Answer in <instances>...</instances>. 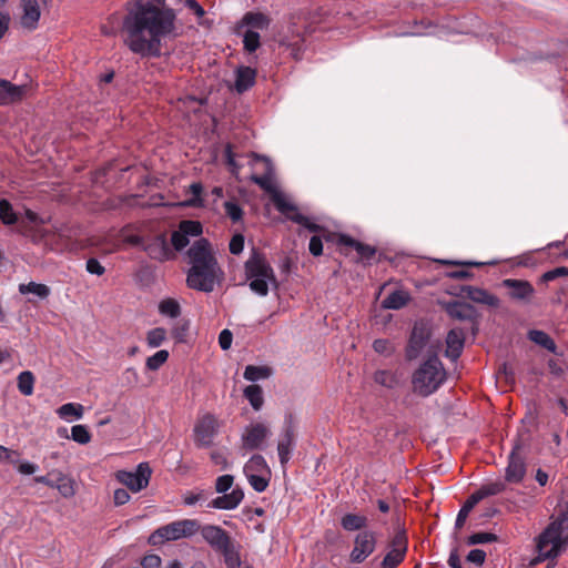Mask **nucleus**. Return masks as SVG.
<instances>
[{
	"instance_id": "1",
	"label": "nucleus",
	"mask_w": 568,
	"mask_h": 568,
	"mask_svg": "<svg viewBox=\"0 0 568 568\" xmlns=\"http://www.w3.org/2000/svg\"><path fill=\"white\" fill-rule=\"evenodd\" d=\"M129 49L141 57H160L161 42L175 31V13L151 2L140 3L123 20Z\"/></svg>"
},
{
	"instance_id": "2",
	"label": "nucleus",
	"mask_w": 568,
	"mask_h": 568,
	"mask_svg": "<svg viewBox=\"0 0 568 568\" xmlns=\"http://www.w3.org/2000/svg\"><path fill=\"white\" fill-rule=\"evenodd\" d=\"M187 258L191 265L186 276L187 286L200 292H212L221 268L210 242L203 237L195 241L187 251Z\"/></svg>"
},
{
	"instance_id": "3",
	"label": "nucleus",
	"mask_w": 568,
	"mask_h": 568,
	"mask_svg": "<svg viewBox=\"0 0 568 568\" xmlns=\"http://www.w3.org/2000/svg\"><path fill=\"white\" fill-rule=\"evenodd\" d=\"M244 272L250 290L258 296H266L271 286H278L273 267L265 255L255 248L244 264Z\"/></svg>"
},
{
	"instance_id": "4",
	"label": "nucleus",
	"mask_w": 568,
	"mask_h": 568,
	"mask_svg": "<svg viewBox=\"0 0 568 568\" xmlns=\"http://www.w3.org/2000/svg\"><path fill=\"white\" fill-rule=\"evenodd\" d=\"M568 541V503L560 510L556 520L539 535L537 550L539 558H555Z\"/></svg>"
},
{
	"instance_id": "5",
	"label": "nucleus",
	"mask_w": 568,
	"mask_h": 568,
	"mask_svg": "<svg viewBox=\"0 0 568 568\" xmlns=\"http://www.w3.org/2000/svg\"><path fill=\"white\" fill-rule=\"evenodd\" d=\"M445 381L446 371L436 355L425 359L412 376L414 392L424 397L435 393Z\"/></svg>"
},
{
	"instance_id": "6",
	"label": "nucleus",
	"mask_w": 568,
	"mask_h": 568,
	"mask_svg": "<svg viewBox=\"0 0 568 568\" xmlns=\"http://www.w3.org/2000/svg\"><path fill=\"white\" fill-rule=\"evenodd\" d=\"M200 523L196 519H180L156 528L148 538V544L154 547L168 541L190 538L199 532Z\"/></svg>"
},
{
	"instance_id": "7",
	"label": "nucleus",
	"mask_w": 568,
	"mask_h": 568,
	"mask_svg": "<svg viewBox=\"0 0 568 568\" xmlns=\"http://www.w3.org/2000/svg\"><path fill=\"white\" fill-rule=\"evenodd\" d=\"M233 483L234 476L232 475L219 476L214 487L215 491L222 495L209 501L206 507L221 510H233L237 508L244 499V491L241 487L236 486L227 493L232 488Z\"/></svg>"
},
{
	"instance_id": "8",
	"label": "nucleus",
	"mask_w": 568,
	"mask_h": 568,
	"mask_svg": "<svg viewBox=\"0 0 568 568\" xmlns=\"http://www.w3.org/2000/svg\"><path fill=\"white\" fill-rule=\"evenodd\" d=\"M244 475L251 487L257 491H264L270 483L271 470L262 455H253L244 465Z\"/></svg>"
},
{
	"instance_id": "9",
	"label": "nucleus",
	"mask_w": 568,
	"mask_h": 568,
	"mask_svg": "<svg viewBox=\"0 0 568 568\" xmlns=\"http://www.w3.org/2000/svg\"><path fill=\"white\" fill-rule=\"evenodd\" d=\"M271 199L276 210L284 214L288 220L302 225L311 232H317L320 230V226L313 223L307 216L300 213L297 207L290 202L286 195L281 191L274 192Z\"/></svg>"
},
{
	"instance_id": "10",
	"label": "nucleus",
	"mask_w": 568,
	"mask_h": 568,
	"mask_svg": "<svg viewBox=\"0 0 568 568\" xmlns=\"http://www.w3.org/2000/svg\"><path fill=\"white\" fill-rule=\"evenodd\" d=\"M132 243L141 245L143 251L152 260L163 262L174 257V253L171 250L164 234H159L149 239L148 241H143L141 237L135 236L132 239Z\"/></svg>"
},
{
	"instance_id": "11",
	"label": "nucleus",
	"mask_w": 568,
	"mask_h": 568,
	"mask_svg": "<svg viewBox=\"0 0 568 568\" xmlns=\"http://www.w3.org/2000/svg\"><path fill=\"white\" fill-rule=\"evenodd\" d=\"M221 423L212 414H205L197 419L194 426V442L199 447H209L217 435Z\"/></svg>"
},
{
	"instance_id": "12",
	"label": "nucleus",
	"mask_w": 568,
	"mask_h": 568,
	"mask_svg": "<svg viewBox=\"0 0 568 568\" xmlns=\"http://www.w3.org/2000/svg\"><path fill=\"white\" fill-rule=\"evenodd\" d=\"M151 473L149 464L141 463L135 471L119 470L115 478L132 491L138 493L149 485Z\"/></svg>"
},
{
	"instance_id": "13",
	"label": "nucleus",
	"mask_w": 568,
	"mask_h": 568,
	"mask_svg": "<svg viewBox=\"0 0 568 568\" xmlns=\"http://www.w3.org/2000/svg\"><path fill=\"white\" fill-rule=\"evenodd\" d=\"M407 536L404 530H398L388 545V551L385 555L381 567L396 568L405 558L407 551Z\"/></svg>"
},
{
	"instance_id": "14",
	"label": "nucleus",
	"mask_w": 568,
	"mask_h": 568,
	"mask_svg": "<svg viewBox=\"0 0 568 568\" xmlns=\"http://www.w3.org/2000/svg\"><path fill=\"white\" fill-rule=\"evenodd\" d=\"M251 164L252 165H262L263 173L261 175L253 174L251 180L257 184L261 189L267 192L271 196H273L274 192H278L275 183H274V169L272 162L265 158L257 154L251 155Z\"/></svg>"
},
{
	"instance_id": "15",
	"label": "nucleus",
	"mask_w": 568,
	"mask_h": 568,
	"mask_svg": "<svg viewBox=\"0 0 568 568\" xmlns=\"http://www.w3.org/2000/svg\"><path fill=\"white\" fill-rule=\"evenodd\" d=\"M271 434L272 433L267 424L251 423L242 433V446L247 450L260 449Z\"/></svg>"
},
{
	"instance_id": "16",
	"label": "nucleus",
	"mask_w": 568,
	"mask_h": 568,
	"mask_svg": "<svg viewBox=\"0 0 568 568\" xmlns=\"http://www.w3.org/2000/svg\"><path fill=\"white\" fill-rule=\"evenodd\" d=\"M376 548V537L371 530L358 532L354 539V547L349 554V559L354 564L365 561Z\"/></svg>"
},
{
	"instance_id": "17",
	"label": "nucleus",
	"mask_w": 568,
	"mask_h": 568,
	"mask_svg": "<svg viewBox=\"0 0 568 568\" xmlns=\"http://www.w3.org/2000/svg\"><path fill=\"white\" fill-rule=\"evenodd\" d=\"M202 234V224L199 221L185 220L179 224V229L171 235V243L174 250L181 251L190 243V236Z\"/></svg>"
},
{
	"instance_id": "18",
	"label": "nucleus",
	"mask_w": 568,
	"mask_h": 568,
	"mask_svg": "<svg viewBox=\"0 0 568 568\" xmlns=\"http://www.w3.org/2000/svg\"><path fill=\"white\" fill-rule=\"evenodd\" d=\"M501 285L509 290V297L517 302L529 303L535 295L534 286L525 280L505 278Z\"/></svg>"
},
{
	"instance_id": "19",
	"label": "nucleus",
	"mask_w": 568,
	"mask_h": 568,
	"mask_svg": "<svg viewBox=\"0 0 568 568\" xmlns=\"http://www.w3.org/2000/svg\"><path fill=\"white\" fill-rule=\"evenodd\" d=\"M47 0H21L22 14L20 23L22 28L28 30H36L41 17V6L45 4Z\"/></svg>"
},
{
	"instance_id": "20",
	"label": "nucleus",
	"mask_w": 568,
	"mask_h": 568,
	"mask_svg": "<svg viewBox=\"0 0 568 568\" xmlns=\"http://www.w3.org/2000/svg\"><path fill=\"white\" fill-rule=\"evenodd\" d=\"M199 531L203 539L216 550H227L231 541L227 532L219 526L205 525L201 526Z\"/></svg>"
},
{
	"instance_id": "21",
	"label": "nucleus",
	"mask_w": 568,
	"mask_h": 568,
	"mask_svg": "<svg viewBox=\"0 0 568 568\" xmlns=\"http://www.w3.org/2000/svg\"><path fill=\"white\" fill-rule=\"evenodd\" d=\"M526 474V464L524 457L519 453V446L516 445L508 458V465L506 467L505 479L508 483L518 484L520 483Z\"/></svg>"
},
{
	"instance_id": "22",
	"label": "nucleus",
	"mask_w": 568,
	"mask_h": 568,
	"mask_svg": "<svg viewBox=\"0 0 568 568\" xmlns=\"http://www.w3.org/2000/svg\"><path fill=\"white\" fill-rule=\"evenodd\" d=\"M429 337V332L423 324H415L410 334L409 343L406 349L408 359H415L419 356L426 346Z\"/></svg>"
},
{
	"instance_id": "23",
	"label": "nucleus",
	"mask_w": 568,
	"mask_h": 568,
	"mask_svg": "<svg viewBox=\"0 0 568 568\" xmlns=\"http://www.w3.org/2000/svg\"><path fill=\"white\" fill-rule=\"evenodd\" d=\"M27 85H16L8 80L0 79V105H7L22 100Z\"/></svg>"
},
{
	"instance_id": "24",
	"label": "nucleus",
	"mask_w": 568,
	"mask_h": 568,
	"mask_svg": "<svg viewBox=\"0 0 568 568\" xmlns=\"http://www.w3.org/2000/svg\"><path fill=\"white\" fill-rule=\"evenodd\" d=\"M462 292L466 297L478 304H484L490 307H498L500 304V301L496 295L480 287L466 285L462 287Z\"/></svg>"
},
{
	"instance_id": "25",
	"label": "nucleus",
	"mask_w": 568,
	"mask_h": 568,
	"mask_svg": "<svg viewBox=\"0 0 568 568\" xmlns=\"http://www.w3.org/2000/svg\"><path fill=\"white\" fill-rule=\"evenodd\" d=\"M445 311L452 318L455 320L473 321L476 318V310L473 305L465 302H449L445 305Z\"/></svg>"
},
{
	"instance_id": "26",
	"label": "nucleus",
	"mask_w": 568,
	"mask_h": 568,
	"mask_svg": "<svg viewBox=\"0 0 568 568\" xmlns=\"http://www.w3.org/2000/svg\"><path fill=\"white\" fill-rule=\"evenodd\" d=\"M465 343V333L460 328H453L446 337V356L456 359L462 354Z\"/></svg>"
},
{
	"instance_id": "27",
	"label": "nucleus",
	"mask_w": 568,
	"mask_h": 568,
	"mask_svg": "<svg viewBox=\"0 0 568 568\" xmlns=\"http://www.w3.org/2000/svg\"><path fill=\"white\" fill-rule=\"evenodd\" d=\"M294 445V430L292 425H286L277 444V454L282 466H285L291 458Z\"/></svg>"
},
{
	"instance_id": "28",
	"label": "nucleus",
	"mask_w": 568,
	"mask_h": 568,
	"mask_svg": "<svg viewBox=\"0 0 568 568\" xmlns=\"http://www.w3.org/2000/svg\"><path fill=\"white\" fill-rule=\"evenodd\" d=\"M256 71L250 67H239L235 71L234 89L239 93H243L252 88L255 83Z\"/></svg>"
},
{
	"instance_id": "29",
	"label": "nucleus",
	"mask_w": 568,
	"mask_h": 568,
	"mask_svg": "<svg viewBox=\"0 0 568 568\" xmlns=\"http://www.w3.org/2000/svg\"><path fill=\"white\" fill-rule=\"evenodd\" d=\"M338 243L341 245L353 247L363 260H371L376 253L373 246L361 243L348 235H341Z\"/></svg>"
},
{
	"instance_id": "30",
	"label": "nucleus",
	"mask_w": 568,
	"mask_h": 568,
	"mask_svg": "<svg viewBox=\"0 0 568 568\" xmlns=\"http://www.w3.org/2000/svg\"><path fill=\"white\" fill-rule=\"evenodd\" d=\"M367 525V518L364 515L357 514H345L341 518V526L346 531H356L365 528Z\"/></svg>"
},
{
	"instance_id": "31",
	"label": "nucleus",
	"mask_w": 568,
	"mask_h": 568,
	"mask_svg": "<svg viewBox=\"0 0 568 568\" xmlns=\"http://www.w3.org/2000/svg\"><path fill=\"white\" fill-rule=\"evenodd\" d=\"M409 301V294L405 291L397 290L390 293L382 302V306L386 310H399Z\"/></svg>"
},
{
	"instance_id": "32",
	"label": "nucleus",
	"mask_w": 568,
	"mask_h": 568,
	"mask_svg": "<svg viewBox=\"0 0 568 568\" xmlns=\"http://www.w3.org/2000/svg\"><path fill=\"white\" fill-rule=\"evenodd\" d=\"M84 408L78 403H67L57 409V414L61 419L71 422L72 419H81Z\"/></svg>"
},
{
	"instance_id": "33",
	"label": "nucleus",
	"mask_w": 568,
	"mask_h": 568,
	"mask_svg": "<svg viewBox=\"0 0 568 568\" xmlns=\"http://www.w3.org/2000/svg\"><path fill=\"white\" fill-rule=\"evenodd\" d=\"M268 23L270 21L267 17L263 13L248 12L242 19V26H245L254 31L266 29Z\"/></svg>"
},
{
	"instance_id": "34",
	"label": "nucleus",
	"mask_w": 568,
	"mask_h": 568,
	"mask_svg": "<svg viewBox=\"0 0 568 568\" xmlns=\"http://www.w3.org/2000/svg\"><path fill=\"white\" fill-rule=\"evenodd\" d=\"M528 337L535 344L546 348L547 351H549L551 353H556L557 346H556L554 339L544 331L531 329L528 333Z\"/></svg>"
},
{
	"instance_id": "35",
	"label": "nucleus",
	"mask_w": 568,
	"mask_h": 568,
	"mask_svg": "<svg viewBox=\"0 0 568 568\" xmlns=\"http://www.w3.org/2000/svg\"><path fill=\"white\" fill-rule=\"evenodd\" d=\"M303 42H304V38L301 36L300 32H297L296 36H294L293 38L285 36L280 39V44L284 45L286 48H290L291 55L296 60L301 58L302 50H303Z\"/></svg>"
},
{
	"instance_id": "36",
	"label": "nucleus",
	"mask_w": 568,
	"mask_h": 568,
	"mask_svg": "<svg viewBox=\"0 0 568 568\" xmlns=\"http://www.w3.org/2000/svg\"><path fill=\"white\" fill-rule=\"evenodd\" d=\"M244 397L250 402L255 410H260L263 406L264 398L262 388L258 385H250L244 388Z\"/></svg>"
},
{
	"instance_id": "37",
	"label": "nucleus",
	"mask_w": 568,
	"mask_h": 568,
	"mask_svg": "<svg viewBox=\"0 0 568 568\" xmlns=\"http://www.w3.org/2000/svg\"><path fill=\"white\" fill-rule=\"evenodd\" d=\"M271 368L267 366H254L247 365L244 371V378L250 382H257L261 379H266L271 376Z\"/></svg>"
},
{
	"instance_id": "38",
	"label": "nucleus",
	"mask_w": 568,
	"mask_h": 568,
	"mask_svg": "<svg viewBox=\"0 0 568 568\" xmlns=\"http://www.w3.org/2000/svg\"><path fill=\"white\" fill-rule=\"evenodd\" d=\"M159 313L170 318H176L181 315V306L174 298H164L159 303Z\"/></svg>"
},
{
	"instance_id": "39",
	"label": "nucleus",
	"mask_w": 568,
	"mask_h": 568,
	"mask_svg": "<svg viewBox=\"0 0 568 568\" xmlns=\"http://www.w3.org/2000/svg\"><path fill=\"white\" fill-rule=\"evenodd\" d=\"M19 292L23 295L31 293L39 296L40 298H47L50 295V288L45 284H40L36 282L20 284Z\"/></svg>"
},
{
	"instance_id": "40",
	"label": "nucleus",
	"mask_w": 568,
	"mask_h": 568,
	"mask_svg": "<svg viewBox=\"0 0 568 568\" xmlns=\"http://www.w3.org/2000/svg\"><path fill=\"white\" fill-rule=\"evenodd\" d=\"M34 388V376L30 371L21 372L18 376V389L24 396H30Z\"/></svg>"
},
{
	"instance_id": "41",
	"label": "nucleus",
	"mask_w": 568,
	"mask_h": 568,
	"mask_svg": "<svg viewBox=\"0 0 568 568\" xmlns=\"http://www.w3.org/2000/svg\"><path fill=\"white\" fill-rule=\"evenodd\" d=\"M504 489L505 484L503 481H494L481 486L478 490L474 493V495L476 496L477 500L480 501L488 496H495L500 494L501 491H504Z\"/></svg>"
},
{
	"instance_id": "42",
	"label": "nucleus",
	"mask_w": 568,
	"mask_h": 568,
	"mask_svg": "<svg viewBox=\"0 0 568 568\" xmlns=\"http://www.w3.org/2000/svg\"><path fill=\"white\" fill-rule=\"evenodd\" d=\"M478 503L479 500H477L476 496L471 494L457 514L455 521V527L457 529H460L464 526L469 513Z\"/></svg>"
},
{
	"instance_id": "43",
	"label": "nucleus",
	"mask_w": 568,
	"mask_h": 568,
	"mask_svg": "<svg viewBox=\"0 0 568 568\" xmlns=\"http://www.w3.org/2000/svg\"><path fill=\"white\" fill-rule=\"evenodd\" d=\"M54 488L58 489L64 498H71L75 495L74 481L62 474H59Z\"/></svg>"
},
{
	"instance_id": "44",
	"label": "nucleus",
	"mask_w": 568,
	"mask_h": 568,
	"mask_svg": "<svg viewBox=\"0 0 568 568\" xmlns=\"http://www.w3.org/2000/svg\"><path fill=\"white\" fill-rule=\"evenodd\" d=\"M165 339L166 329L163 327H155L153 329H150L146 334V343L151 348L161 346Z\"/></svg>"
},
{
	"instance_id": "45",
	"label": "nucleus",
	"mask_w": 568,
	"mask_h": 568,
	"mask_svg": "<svg viewBox=\"0 0 568 568\" xmlns=\"http://www.w3.org/2000/svg\"><path fill=\"white\" fill-rule=\"evenodd\" d=\"M0 220L6 225H12L17 222V214L12 205L4 199L0 201Z\"/></svg>"
},
{
	"instance_id": "46",
	"label": "nucleus",
	"mask_w": 568,
	"mask_h": 568,
	"mask_svg": "<svg viewBox=\"0 0 568 568\" xmlns=\"http://www.w3.org/2000/svg\"><path fill=\"white\" fill-rule=\"evenodd\" d=\"M244 49L247 52H254L260 47V34L257 31L247 29L243 34Z\"/></svg>"
},
{
	"instance_id": "47",
	"label": "nucleus",
	"mask_w": 568,
	"mask_h": 568,
	"mask_svg": "<svg viewBox=\"0 0 568 568\" xmlns=\"http://www.w3.org/2000/svg\"><path fill=\"white\" fill-rule=\"evenodd\" d=\"M71 438L78 444L85 445L91 440V434L84 425H74L71 428Z\"/></svg>"
},
{
	"instance_id": "48",
	"label": "nucleus",
	"mask_w": 568,
	"mask_h": 568,
	"mask_svg": "<svg viewBox=\"0 0 568 568\" xmlns=\"http://www.w3.org/2000/svg\"><path fill=\"white\" fill-rule=\"evenodd\" d=\"M169 358V352L165 349L158 351L146 359V367L150 371H158Z\"/></svg>"
},
{
	"instance_id": "49",
	"label": "nucleus",
	"mask_w": 568,
	"mask_h": 568,
	"mask_svg": "<svg viewBox=\"0 0 568 568\" xmlns=\"http://www.w3.org/2000/svg\"><path fill=\"white\" fill-rule=\"evenodd\" d=\"M210 457L212 463L219 466L221 470H226L231 467L229 454L224 449H216L211 452Z\"/></svg>"
},
{
	"instance_id": "50",
	"label": "nucleus",
	"mask_w": 568,
	"mask_h": 568,
	"mask_svg": "<svg viewBox=\"0 0 568 568\" xmlns=\"http://www.w3.org/2000/svg\"><path fill=\"white\" fill-rule=\"evenodd\" d=\"M207 499V494L204 490L186 491L182 496V501L185 506H194L199 503H204Z\"/></svg>"
},
{
	"instance_id": "51",
	"label": "nucleus",
	"mask_w": 568,
	"mask_h": 568,
	"mask_svg": "<svg viewBox=\"0 0 568 568\" xmlns=\"http://www.w3.org/2000/svg\"><path fill=\"white\" fill-rule=\"evenodd\" d=\"M224 210H225L226 215L233 222L240 221L242 219V216H243V211H242L241 206L236 202L226 201L224 203Z\"/></svg>"
},
{
	"instance_id": "52",
	"label": "nucleus",
	"mask_w": 568,
	"mask_h": 568,
	"mask_svg": "<svg viewBox=\"0 0 568 568\" xmlns=\"http://www.w3.org/2000/svg\"><path fill=\"white\" fill-rule=\"evenodd\" d=\"M497 539L496 535L491 532H476L468 537V545H479V544H488L493 542Z\"/></svg>"
},
{
	"instance_id": "53",
	"label": "nucleus",
	"mask_w": 568,
	"mask_h": 568,
	"mask_svg": "<svg viewBox=\"0 0 568 568\" xmlns=\"http://www.w3.org/2000/svg\"><path fill=\"white\" fill-rule=\"evenodd\" d=\"M190 192L191 194L193 195V197L191 200L187 201V205L190 206H201L202 205V192H203V186L201 183L199 182H195V183H192L190 185Z\"/></svg>"
},
{
	"instance_id": "54",
	"label": "nucleus",
	"mask_w": 568,
	"mask_h": 568,
	"mask_svg": "<svg viewBox=\"0 0 568 568\" xmlns=\"http://www.w3.org/2000/svg\"><path fill=\"white\" fill-rule=\"evenodd\" d=\"M142 568H161L162 559L159 555L148 554L140 560Z\"/></svg>"
},
{
	"instance_id": "55",
	"label": "nucleus",
	"mask_w": 568,
	"mask_h": 568,
	"mask_svg": "<svg viewBox=\"0 0 568 568\" xmlns=\"http://www.w3.org/2000/svg\"><path fill=\"white\" fill-rule=\"evenodd\" d=\"M85 270L90 274L101 276L105 273V267L99 262V260L91 257L85 263Z\"/></svg>"
},
{
	"instance_id": "56",
	"label": "nucleus",
	"mask_w": 568,
	"mask_h": 568,
	"mask_svg": "<svg viewBox=\"0 0 568 568\" xmlns=\"http://www.w3.org/2000/svg\"><path fill=\"white\" fill-rule=\"evenodd\" d=\"M187 329H189V325L186 322L178 323L172 327L171 334L176 342L182 343V342H185V336H186Z\"/></svg>"
},
{
	"instance_id": "57",
	"label": "nucleus",
	"mask_w": 568,
	"mask_h": 568,
	"mask_svg": "<svg viewBox=\"0 0 568 568\" xmlns=\"http://www.w3.org/2000/svg\"><path fill=\"white\" fill-rule=\"evenodd\" d=\"M230 252L234 255L240 254L244 248V236L242 234H235L229 244Z\"/></svg>"
},
{
	"instance_id": "58",
	"label": "nucleus",
	"mask_w": 568,
	"mask_h": 568,
	"mask_svg": "<svg viewBox=\"0 0 568 568\" xmlns=\"http://www.w3.org/2000/svg\"><path fill=\"white\" fill-rule=\"evenodd\" d=\"M373 348L376 353L383 355H389L393 352V346L387 339H376L373 343Z\"/></svg>"
},
{
	"instance_id": "59",
	"label": "nucleus",
	"mask_w": 568,
	"mask_h": 568,
	"mask_svg": "<svg viewBox=\"0 0 568 568\" xmlns=\"http://www.w3.org/2000/svg\"><path fill=\"white\" fill-rule=\"evenodd\" d=\"M374 381L381 385L390 387L393 385V375L386 371H378L374 375Z\"/></svg>"
},
{
	"instance_id": "60",
	"label": "nucleus",
	"mask_w": 568,
	"mask_h": 568,
	"mask_svg": "<svg viewBox=\"0 0 568 568\" xmlns=\"http://www.w3.org/2000/svg\"><path fill=\"white\" fill-rule=\"evenodd\" d=\"M224 554L225 557V564L230 568H235L240 566V558L236 552L231 550V545L229 546L227 550H221Z\"/></svg>"
},
{
	"instance_id": "61",
	"label": "nucleus",
	"mask_w": 568,
	"mask_h": 568,
	"mask_svg": "<svg viewBox=\"0 0 568 568\" xmlns=\"http://www.w3.org/2000/svg\"><path fill=\"white\" fill-rule=\"evenodd\" d=\"M308 250L314 256H320L323 253V242L317 235H314L310 240Z\"/></svg>"
},
{
	"instance_id": "62",
	"label": "nucleus",
	"mask_w": 568,
	"mask_h": 568,
	"mask_svg": "<svg viewBox=\"0 0 568 568\" xmlns=\"http://www.w3.org/2000/svg\"><path fill=\"white\" fill-rule=\"evenodd\" d=\"M486 559V552L481 549H473L467 555V560L476 565H483Z\"/></svg>"
},
{
	"instance_id": "63",
	"label": "nucleus",
	"mask_w": 568,
	"mask_h": 568,
	"mask_svg": "<svg viewBox=\"0 0 568 568\" xmlns=\"http://www.w3.org/2000/svg\"><path fill=\"white\" fill-rule=\"evenodd\" d=\"M559 276H568V267L561 266L550 270L542 275V278L545 281H554Z\"/></svg>"
},
{
	"instance_id": "64",
	"label": "nucleus",
	"mask_w": 568,
	"mask_h": 568,
	"mask_svg": "<svg viewBox=\"0 0 568 568\" xmlns=\"http://www.w3.org/2000/svg\"><path fill=\"white\" fill-rule=\"evenodd\" d=\"M233 341V335L229 329H223L219 335V344L223 351H226L231 347Z\"/></svg>"
}]
</instances>
